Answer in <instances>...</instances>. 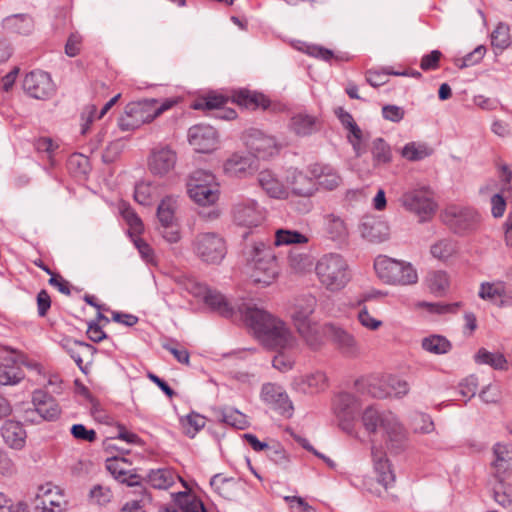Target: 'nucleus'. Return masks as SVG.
<instances>
[{"label": "nucleus", "instance_id": "1", "mask_svg": "<svg viewBox=\"0 0 512 512\" xmlns=\"http://www.w3.org/2000/svg\"><path fill=\"white\" fill-rule=\"evenodd\" d=\"M243 313L247 325L256 339L268 350L297 351L300 343L287 322L257 308L247 307Z\"/></svg>", "mask_w": 512, "mask_h": 512}, {"label": "nucleus", "instance_id": "2", "mask_svg": "<svg viewBox=\"0 0 512 512\" xmlns=\"http://www.w3.org/2000/svg\"><path fill=\"white\" fill-rule=\"evenodd\" d=\"M361 421L364 429L369 434L381 431L391 451L399 453L406 448V430L391 411L380 410L371 405L363 411Z\"/></svg>", "mask_w": 512, "mask_h": 512}, {"label": "nucleus", "instance_id": "3", "mask_svg": "<svg viewBox=\"0 0 512 512\" xmlns=\"http://www.w3.org/2000/svg\"><path fill=\"white\" fill-rule=\"evenodd\" d=\"M177 103V98H168L161 103L154 98L130 102L118 120L119 128L122 131L135 130L145 123L152 122Z\"/></svg>", "mask_w": 512, "mask_h": 512}, {"label": "nucleus", "instance_id": "4", "mask_svg": "<svg viewBox=\"0 0 512 512\" xmlns=\"http://www.w3.org/2000/svg\"><path fill=\"white\" fill-rule=\"evenodd\" d=\"M315 273L319 283L330 292L343 290L352 279L347 260L339 253H327L316 262Z\"/></svg>", "mask_w": 512, "mask_h": 512}, {"label": "nucleus", "instance_id": "5", "mask_svg": "<svg viewBox=\"0 0 512 512\" xmlns=\"http://www.w3.org/2000/svg\"><path fill=\"white\" fill-rule=\"evenodd\" d=\"M249 266L253 270L254 282L269 285L278 274L276 256L270 246L263 242L255 243L247 252Z\"/></svg>", "mask_w": 512, "mask_h": 512}, {"label": "nucleus", "instance_id": "6", "mask_svg": "<svg viewBox=\"0 0 512 512\" xmlns=\"http://www.w3.org/2000/svg\"><path fill=\"white\" fill-rule=\"evenodd\" d=\"M374 269L377 276L387 284L411 285L418 281L417 271L411 263L385 255L376 257Z\"/></svg>", "mask_w": 512, "mask_h": 512}, {"label": "nucleus", "instance_id": "7", "mask_svg": "<svg viewBox=\"0 0 512 512\" xmlns=\"http://www.w3.org/2000/svg\"><path fill=\"white\" fill-rule=\"evenodd\" d=\"M180 284L185 291L194 297L201 298L212 311L217 312L225 318H232L234 316L235 306L217 290L211 289L190 277L181 279Z\"/></svg>", "mask_w": 512, "mask_h": 512}, {"label": "nucleus", "instance_id": "8", "mask_svg": "<svg viewBox=\"0 0 512 512\" xmlns=\"http://www.w3.org/2000/svg\"><path fill=\"white\" fill-rule=\"evenodd\" d=\"M331 407L339 428L353 435L355 423L360 414V400L354 394L342 391L334 395Z\"/></svg>", "mask_w": 512, "mask_h": 512}, {"label": "nucleus", "instance_id": "9", "mask_svg": "<svg viewBox=\"0 0 512 512\" xmlns=\"http://www.w3.org/2000/svg\"><path fill=\"white\" fill-rule=\"evenodd\" d=\"M192 250L203 263L214 265L220 264L227 253L225 240L215 232L198 233L192 241Z\"/></svg>", "mask_w": 512, "mask_h": 512}, {"label": "nucleus", "instance_id": "10", "mask_svg": "<svg viewBox=\"0 0 512 512\" xmlns=\"http://www.w3.org/2000/svg\"><path fill=\"white\" fill-rule=\"evenodd\" d=\"M400 202L406 210L417 215L421 222L429 220L437 209L433 193L427 187L416 188L405 192L401 196Z\"/></svg>", "mask_w": 512, "mask_h": 512}, {"label": "nucleus", "instance_id": "11", "mask_svg": "<svg viewBox=\"0 0 512 512\" xmlns=\"http://www.w3.org/2000/svg\"><path fill=\"white\" fill-rule=\"evenodd\" d=\"M442 220L455 233L464 235L477 228L480 216L471 207L449 205L442 213Z\"/></svg>", "mask_w": 512, "mask_h": 512}, {"label": "nucleus", "instance_id": "12", "mask_svg": "<svg viewBox=\"0 0 512 512\" xmlns=\"http://www.w3.org/2000/svg\"><path fill=\"white\" fill-rule=\"evenodd\" d=\"M244 142L255 159H267L276 155L280 145L276 138L257 128H250L244 134Z\"/></svg>", "mask_w": 512, "mask_h": 512}, {"label": "nucleus", "instance_id": "13", "mask_svg": "<svg viewBox=\"0 0 512 512\" xmlns=\"http://www.w3.org/2000/svg\"><path fill=\"white\" fill-rule=\"evenodd\" d=\"M233 222L237 226L254 228L262 224L265 210L253 199H244L233 206Z\"/></svg>", "mask_w": 512, "mask_h": 512}, {"label": "nucleus", "instance_id": "14", "mask_svg": "<svg viewBox=\"0 0 512 512\" xmlns=\"http://www.w3.org/2000/svg\"><path fill=\"white\" fill-rule=\"evenodd\" d=\"M261 400L278 414L290 418L293 415V404L284 388L276 383L262 385Z\"/></svg>", "mask_w": 512, "mask_h": 512}, {"label": "nucleus", "instance_id": "15", "mask_svg": "<svg viewBox=\"0 0 512 512\" xmlns=\"http://www.w3.org/2000/svg\"><path fill=\"white\" fill-rule=\"evenodd\" d=\"M258 169L257 160L248 152H234L223 163V172L232 178H247Z\"/></svg>", "mask_w": 512, "mask_h": 512}, {"label": "nucleus", "instance_id": "16", "mask_svg": "<svg viewBox=\"0 0 512 512\" xmlns=\"http://www.w3.org/2000/svg\"><path fill=\"white\" fill-rule=\"evenodd\" d=\"M317 306V299L312 294H304L295 298L290 317L298 333H304L312 324L311 315Z\"/></svg>", "mask_w": 512, "mask_h": 512}, {"label": "nucleus", "instance_id": "17", "mask_svg": "<svg viewBox=\"0 0 512 512\" xmlns=\"http://www.w3.org/2000/svg\"><path fill=\"white\" fill-rule=\"evenodd\" d=\"M177 163V153L167 145L153 148L148 157V169L158 177L169 175Z\"/></svg>", "mask_w": 512, "mask_h": 512}, {"label": "nucleus", "instance_id": "18", "mask_svg": "<svg viewBox=\"0 0 512 512\" xmlns=\"http://www.w3.org/2000/svg\"><path fill=\"white\" fill-rule=\"evenodd\" d=\"M105 468L120 484L129 487L139 486L142 478L132 467V462L123 456H112L106 459Z\"/></svg>", "mask_w": 512, "mask_h": 512}, {"label": "nucleus", "instance_id": "19", "mask_svg": "<svg viewBox=\"0 0 512 512\" xmlns=\"http://www.w3.org/2000/svg\"><path fill=\"white\" fill-rule=\"evenodd\" d=\"M287 182L295 195L306 198L299 211L301 213L309 212L311 203L308 199L318 190L313 176L310 173L307 175L298 169H290L287 175Z\"/></svg>", "mask_w": 512, "mask_h": 512}, {"label": "nucleus", "instance_id": "20", "mask_svg": "<svg viewBox=\"0 0 512 512\" xmlns=\"http://www.w3.org/2000/svg\"><path fill=\"white\" fill-rule=\"evenodd\" d=\"M478 297L499 308L512 307V288L501 280L482 282Z\"/></svg>", "mask_w": 512, "mask_h": 512}, {"label": "nucleus", "instance_id": "21", "mask_svg": "<svg viewBox=\"0 0 512 512\" xmlns=\"http://www.w3.org/2000/svg\"><path fill=\"white\" fill-rule=\"evenodd\" d=\"M23 89L35 99H46L54 93L55 87L47 72L36 70L26 74Z\"/></svg>", "mask_w": 512, "mask_h": 512}, {"label": "nucleus", "instance_id": "22", "mask_svg": "<svg viewBox=\"0 0 512 512\" xmlns=\"http://www.w3.org/2000/svg\"><path fill=\"white\" fill-rule=\"evenodd\" d=\"M189 144L199 153H210L217 148L218 135L210 125L198 124L188 130Z\"/></svg>", "mask_w": 512, "mask_h": 512}, {"label": "nucleus", "instance_id": "23", "mask_svg": "<svg viewBox=\"0 0 512 512\" xmlns=\"http://www.w3.org/2000/svg\"><path fill=\"white\" fill-rule=\"evenodd\" d=\"M493 476L502 483L512 471V444L498 442L493 446Z\"/></svg>", "mask_w": 512, "mask_h": 512}, {"label": "nucleus", "instance_id": "24", "mask_svg": "<svg viewBox=\"0 0 512 512\" xmlns=\"http://www.w3.org/2000/svg\"><path fill=\"white\" fill-rule=\"evenodd\" d=\"M329 337L338 350L346 357L355 358L360 354V345L354 335L346 329L334 325H327Z\"/></svg>", "mask_w": 512, "mask_h": 512}, {"label": "nucleus", "instance_id": "25", "mask_svg": "<svg viewBox=\"0 0 512 512\" xmlns=\"http://www.w3.org/2000/svg\"><path fill=\"white\" fill-rule=\"evenodd\" d=\"M359 232L366 241L381 243L388 239L390 229L386 221L374 216H365L360 221Z\"/></svg>", "mask_w": 512, "mask_h": 512}, {"label": "nucleus", "instance_id": "26", "mask_svg": "<svg viewBox=\"0 0 512 512\" xmlns=\"http://www.w3.org/2000/svg\"><path fill=\"white\" fill-rule=\"evenodd\" d=\"M308 173L313 176L317 187L326 190H334L341 183V177L337 170L328 164H312L308 167Z\"/></svg>", "mask_w": 512, "mask_h": 512}, {"label": "nucleus", "instance_id": "27", "mask_svg": "<svg viewBox=\"0 0 512 512\" xmlns=\"http://www.w3.org/2000/svg\"><path fill=\"white\" fill-rule=\"evenodd\" d=\"M371 457L378 482L383 485L385 489L393 486L395 474L385 452L373 444L371 446Z\"/></svg>", "mask_w": 512, "mask_h": 512}, {"label": "nucleus", "instance_id": "28", "mask_svg": "<svg viewBox=\"0 0 512 512\" xmlns=\"http://www.w3.org/2000/svg\"><path fill=\"white\" fill-rule=\"evenodd\" d=\"M25 377V372L16 356L7 355L0 358V385L14 386Z\"/></svg>", "mask_w": 512, "mask_h": 512}, {"label": "nucleus", "instance_id": "29", "mask_svg": "<svg viewBox=\"0 0 512 512\" xmlns=\"http://www.w3.org/2000/svg\"><path fill=\"white\" fill-rule=\"evenodd\" d=\"M187 192L195 203L202 206L212 205L219 199V185L216 180L207 185L187 184Z\"/></svg>", "mask_w": 512, "mask_h": 512}, {"label": "nucleus", "instance_id": "30", "mask_svg": "<svg viewBox=\"0 0 512 512\" xmlns=\"http://www.w3.org/2000/svg\"><path fill=\"white\" fill-rule=\"evenodd\" d=\"M4 443L11 449L20 451L26 445L27 434L20 422L8 420L1 427Z\"/></svg>", "mask_w": 512, "mask_h": 512}, {"label": "nucleus", "instance_id": "31", "mask_svg": "<svg viewBox=\"0 0 512 512\" xmlns=\"http://www.w3.org/2000/svg\"><path fill=\"white\" fill-rule=\"evenodd\" d=\"M289 127L297 136L306 137L320 130L321 121L314 115L300 112L291 117Z\"/></svg>", "mask_w": 512, "mask_h": 512}, {"label": "nucleus", "instance_id": "32", "mask_svg": "<svg viewBox=\"0 0 512 512\" xmlns=\"http://www.w3.org/2000/svg\"><path fill=\"white\" fill-rule=\"evenodd\" d=\"M388 374L370 375L356 381L355 385L358 389L371 395L374 398L383 399L389 397L388 383L386 382Z\"/></svg>", "mask_w": 512, "mask_h": 512}, {"label": "nucleus", "instance_id": "33", "mask_svg": "<svg viewBox=\"0 0 512 512\" xmlns=\"http://www.w3.org/2000/svg\"><path fill=\"white\" fill-rule=\"evenodd\" d=\"M258 183L271 198L285 199L288 197V189L270 170H264L258 174Z\"/></svg>", "mask_w": 512, "mask_h": 512}, {"label": "nucleus", "instance_id": "34", "mask_svg": "<svg viewBox=\"0 0 512 512\" xmlns=\"http://www.w3.org/2000/svg\"><path fill=\"white\" fill-rule=\"evenodd\" d=\"M213 411L218 421L231 427L244 430L249 426L247 416L236 408L224 406L214 408Z\"/></svg>", "mask_w": 512, "mask_h": 512}, {"label": "nucleus", "instance_id": "35", "mask_svg": "<svg viewBox=\"0 0 512 512\" xmlns=\"http://www.w3.org/2000/svg\"><path fill=\"white\" fill-rule=\"evenodd\" d=\"M3 27L10 33L29 35L33 31L34 22L28 14H14L3 20Z\"/></svg>", "mask_w": 512, "mask_h": 512}, {"label": "nucleus", "instance_id": "36", "mask_svg": "<svg viewBox=\"0 0 512 512\" xmlns=\"http://www.w3.org/2000/svg\"><path fill=\"white\" fill-rule=\"evenodd\" d=\"M147 478L148 482L157 489H168L175 483L177 479L180 480L184 486H186L182 478L170 468H158L151 470L148 473Z\"/></svg>", "mask_w": 512, "mask_h": 512}, {"label": "nucleus", "instance_id": "37", "mask_svg": "<svg viewBox=\"0 0 512 512\" xmlns=\"http://www.w3.org/2000/svg\"><path fill=\"white\" fill-rule=\"evenodd\" d=\"M232 98L233 102L249 109H255L258 107L266 109L269 106V100L263 94L246 89L235 91Z\"/></svg>", "mask_w": 512, "mask_h": 512}, {"label": "nucleus", "instance_id": "38", "mask_svg": "<svg viewBox=\"0 0 512 512\" xmlns=\"http://www.w3.org/2000/svg\"><path fill=\"white\" fill-rule=\"evenodd\" d=\"M325 231L333 241H344L348 237V228L344 220L335 214H327L324 217Z\"/></svg>", "mask_w": 512, "mask_h": 512}, {"label": "nucleus", "instance_id": "39", "mask_svg": "<svg viewBox=\"0 0 512 512\" xmlns=\"http://www.w3.org/2000/svg\"><path fill=\"white\" fill-rule=\"evenodd\" d=\"M177 208V197L171 195L164 197L157 207L159 226L176 223L175 213Z\"/></svg>", "mask_w": 512, "mask_h": 512}, {"label": "nucleus", "instance_id": "40", "mask_svg": "<svg viewBox=\"0 0 512 512\" xmlns=\"http://www.w3.org/2000/svg\"><path fill=\"white\" fill-rule=\"evenodd\" d=\"M449 276L446 271L433 270L426 276V285L431 293L436 296L444 295L449 288Z\"/></svg>", "mask_w": 512, "mask_h": 512}, {"label": "nucleus", "instance_id": "41", "mask_svg": "<svg viewBox=\"0 0 512 512\" xmlns=\"http://www.w3.org/2000/svg\"><path fill=\"white\" fill-rule=\"evenodd\" d=\"M477 364H485L491 366L495 370H506L507 359L502 353H493L485 348H480L474 356Z\"/></svg>", "mask_w": 512, "mask_h": 512}, {"label": "nucleus", "instance_id": "42", "mask_svg": "<svg viewBox=\"0 0 512 512\" xmlns=\"http://www.w3.org/2000/svg\"><path fill=\"white\" fill-rule=\"evenodd\" d=\"M301 390L304 393H318L323 391L328 386V378L326 374L322 371H316L305 376L301 382Z\"/></svg>", "mask_w": 512, "mask_h": 512}, {"label": "nucleus", "instance_id": "43", "mask_svg": "<svg viewBox=\"0 0 512 512\" xmlns=\"http://www.w3.org/2000/svg\"><path fill=\"white\" fill-rule=\"evenodd\" d=\"M421 345L425 351L436 355L446 354L452 348L450 341L446 337L436 334L423 338Z\"/></svg>", "mask_w": 512, "mask_h": 512}, {"label": "nucleus", "instance_id": "44", "mask_svg": "<svg viewBox=\"0 0 512 512\" xmlns=\"http://www.w3.org/2000/svg\"><path fill=\"white\" fill-rule=\"evenodd\" d=\"M371 153L374 166L388 164L392 160L391 148L383 138H376L372 141Z\"/></svg>", "mask_w": 512, "mask_h": 512}, {"label": "nucleus", "instance_id": "45", "mask_svg": "<svg viewBox=\"0 0 512 512\" xmlns=\"http://www.w3.org/2000/svg\"><path fill=\"white\" fill-rule=\"evenodd\" d=\"M184 433L189 438H194L197 433L206 425V418L199 413L192 411L180 419Z\"/></svg>", "mask_w": 512, "mask_h": 512}, {"label": "nucleus", "instance_id": "46", "mask_svg": "<svg viewBox=\"0 0 512 512\" xmlns=\"http://www.w3.org/2000/svg\"><path fill=\"white\" fill-rule=\"evenodd\" d=\"M157 194V187L151 182H137L134 189V199L141 205L148 206Z\"/></svg>", "mask_w": 512, "mask_h": 512}, {"label": "nucleus", "instance_id": "47", "mask_svg": "<svg viewBox=\"0 0 512 512\" xmlns=\"http://www.w3.org/2000/svg\"><path fill=\"white\" fill-rule=\"evenodd\" d=\"M457 250L456 243L452 239L444 238L434 243L430 252L431 255L438 259L445 261L449 259Z\"/></svg>", "mask_w": 512, "mask_h": 512}, {"label": "nucleus", "instance_id": "48", "mask_svg": "<svg viewBox=\"0 0 512 512\" xmlns=\"http://www.w3.org/2000/svg\"><path fill=\"white\" fill-rule=\"evenodd\" d=\"M430 154L431 149L427 145L416 142L407 143L401 151L402 157L409 161H419Z\"/></svg>", "mask_w": 512, "mask_h": 512}, {"label": "nucleus", "instance_id": "49", "mask_svg": "<svg viewBox=\"0 0 512 512\" xmlns=\"http://www.w3.org/2000/svg\"><path fill=\"white\" fill-rule=\"evenodd\" d=\"M274 351L277 352V354L272 360V366L283 373L290 371L294 367L297 351H288L284 349Z\"/></svg>", "mask_w": 512, "mask_h": 512}, {"label": "nucleus", "instance_id": "50", "mask_svg": "<svg viewBox=\"0 0 512 512\" xmlns=\"http://www.w3.org/2000/svg\"><path fill=\"white\" fill-rule=\"evenodd\" d=\"M511 43L509 26L505 23H498L491 33V44L494 48L503 51Z\"/></svg>", "mask_w": 512, "mask_h": 512}, {"label": "nucleus", "instance_id": "51", "mask_svg": "<svg viewBox=\"0 0 512 512\" xmlns=\"http://www.w3.org/2000/svg\"><path fill=\"white\" fill-rule=\"evenodd\" d=\"M307 242L308 238L306 237V235L298 231L279 229L278 231H276L274 243L276 246H281L291 244H303Z\"/></svg>", "mask_w": 512, "mask_h": 512}, {"label": "nucleus", "instance_id": "52", "mask_svg": "<svg viewBox=\"0 0 512 512\" xmlns=\"http://www.w3.org/2000/svg\"><path fill=\"white\" fill-rule=\"evenodd\" d=\"M486 54V48L483 45L477 46L473 51L467 53L463 57L454 59V65L459 69L474 66L481 62Z\"/></svg>", "mask_w": 512, "mask_h": 512}, {"label": "nucleus", "instance_id": "53", "mask_svg": "<svg viewBox=\"0 0 512 512\" xmlns=\"http://www.w3.org/2000/svg\"><path fill=\"white\" fill-rule=\"evenodd\" d=\"M461 302L454 303H442V302H419L418 307L425 308L429 313L444 315L450 313H456L461 307Z\"/></svg>", "mask_w": 512, "mask_h": 512}, {"label": "nucleus", "instance_id": "54", "mask_svg": "<svg viewBox=\"0 0 512 512\" xmlns=\"http://www.w3.org/2000/svg\"><path fill=\"white\" fill-rule=\"evenodd\" d=\"M39 497H47L51 502H62L61 507L67 509V500L63 491L51 483H46L38 488L36 494Z\"/></svg>", "mask_w": 512, "mask_h": 512}, {"label": "nucleus", "instance_id": "55", "mask_svg": "<svg viewBox=\"0 0 512 512\" xmlns=\"http://www.w3.org/2000/svg\"><path fill=\"white\" fill-rule=\"evenodd\" d=\"M389 389V396H394L396 398H402L407 395L410 391V385L408 382L398 376L388 374L387 380Z\"/></svg>", "mask_w": 512, "mask_h": 512}, {"label": "nucleus", "instance_id": "56", "mask_svg": "<svg viewBox=\"0 0 512 512\" xmlns=\"http://www.w3.org/2000/svg\"><path fill=\"white\" fill-rule=\"evenodd\" d=\"M89 498L92 503L105 506L112 500L113 493L109 487L97 484L90 490Z\"/></svg>", "mask_w": 512, "mask_h": 512}, {"label": "nucleus", "instance_id": "57", "mask_svg": "<svg viewBox=\"0 0 512 512\" xmlns=\"http://www.w3.org/2000/svg\"><path fill=\"white\" fill-rule=\"evenodd\" d=\"M288 262L295 272H303L311 265L310 257L306 252L294 249L289 252Z\"/></svg>", "mask_w": 512, "mask_h": 512}, {"label": "nucleus", "instance_id": "58", "mask_svg": "<svg viewBox=\"0 0 512 512\" xmlns=\"http://www.w3.org/2000/svg\"><path fill=\"white\" fill-rule=\"evenodd\" d=\"M227 100L228 99L222 95H209L205 99L194 102L192 107L196 110H219L227 103Z\"/></svg>", "mask_w": 512, "mask_h": 512}, {"label": "nucleus", "instance_id": "59", "mask_svg": "<svg viewBox=\"0 0 512 512\" xmlns=\"http://www.w3.org/2000/svg\"><path fill=\"white\" fill-rule=\"evenodd\" d=\"M500 489H494L493 490V497L494 500L504 507L505 509H508L512 512V488L509 486H506L504 482L499 483Z\"/></svg>", "mask_w": 512, "mask_h": 512}, {"label": "nucleus", "instance_id": "60", "mask_svg": "<svg viewBox=\"0 0 512 512\" xmlns=\"http://www.w3.org/2000/svg\"><path fill=\"white\" fill-rule=\"evenodd\" d=\"M158 231L162 238L170 244L177 243L181 239L180 227L177 222L161 225L158 227Z\"/></svg>", "mask_w": 512, "mask_h": 512}, {"label": "nucleus", "instance_id": "61", "mask_svg": "<svg viewBox=\"0 0 512 512\" xmlns=\"http://www.w3.org/2000/svg\"><path fill=\"white\" fill-rule=\"evenodd\" d=\"M62 502H51L47 497L36 495L35 512H64L66 509L61 507Z\"/></svg>", "mask_w": 512, "mask_h": 512}, {"label": "nucleus", "instance_id": "62", "mask_svg": "<svg viewBox=\"0 0 512 512\" xmlns=\"http://www.w3.org/2000/svg\"><path fill=\"white\" fill-rule=\"evenodd\" d=\"M478 387V379L475 375H469L459 383V393L463 397L471 399L475 396Z\"/></svg>", "mask_w": 512, "mask_h": 512}, {"label": "nucleus", "instance_id": "63", "mask_svg": "<svg viewBox=\"0 0 512 512\" xmlns=\"http://www.w3.org/2000/svg\"><path fill=\"white\" fill-rule=\"evenodd\" d=\"M357 319L364 328L372 331L377 330L382 325V321L374 318L366 307L359 310Z\"/></svg>", "mask_w": 512, "mask_h": 512}, {"label": "nucleus", "instance_id": "64", "mask_svg": "<svg viewBox=\"0 0 512 512\" xmlns=\"http://www.w3.org/2000/svg\"><path fill=\"white\" fill-rule=\"evenodd\" d=\"M70 432L75 439L94 442L97 438L94 429H87L83 424L72 425Z\"/></svg>", "mask_w": 512, "mask_h": 512}]
</instances>
